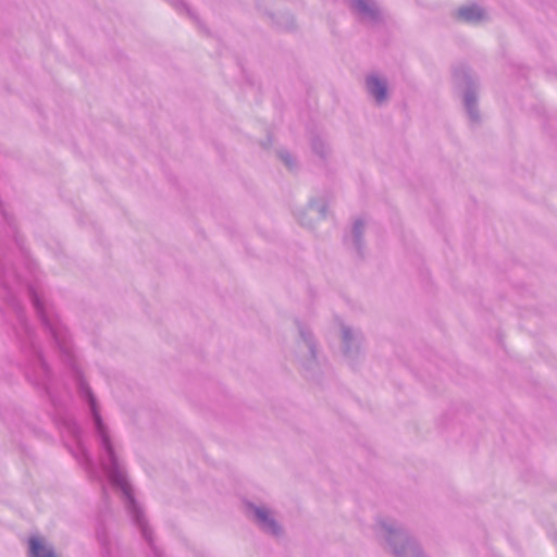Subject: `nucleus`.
<instances>
[{
	"label": "nucleus",
	"instance_id": "obj_1",
	"mask_svg": "<svg viewBox=\"0 0 557 557\" xmlns=\"http://www.w3.org/2000/svg\"><path fill=\"white\" fill-rule=\"evenodd\" d=\"M29 548L32 557H55L53 552L38 537L29 540Z\"/></svg>",
	"mask_w": 557,
	"mask_h": 557
},
{
	"label": "nucleus",
	"instance_id": "obj_2",
	"mask_svg": "<svg viewBox=\"0 0 557 557\" xmlns=\"http://www.w3.org/2000/svg\"><path fill=\"white\" fill-rule=\"evenodd\" d=\"M482 16L483 12L475 5L465 7L458 11V17L467 22L479 21Z\"/></svg>",
	"mask_w": 557,
	"mask_h": 557
},
{
	"label": "nucleus",
	"instance_id": "obj_3",
	"mask_svg": "<svg viewBox=\"0 0 557 557\" xmlns=\"http://www.w3.org/2000/svg\"><path fill=\"white\" fill-rule=\"evenodd\" d=\"M368 88L370 92L376 98L377 101H383L386 98V87L377 78H369Z\"/></svg>",
	"mask_w": 557,
	"mask_h": 557
},
{
	"label": "nucleus",
	"instance_id": "obj_4",
	"mask_svg": "<svg viewBox=\"0 0 557 557\" xmlns=\"http://www.w3.org/2000/svg\"><path fill=\"white\" fill-rule=\"evenodd\" d=\"M256 516L262 527L269 531L276 532L277 525L273 519H271L269 512L263 508L256 509Z\"/></svg>",
	"mask_w": 557,
	"mask_h": 557
},
{
	"label": "nucleus",
	"instance_id": "obj_5",
	"mask_svg": "<svg viewBox=\"0 0 557 557\" xmlns=\"http://www.w3.org/2000/svg\"><path fill=\"white\" fill-rule=\"evenodd\" d=\"M355 8L359 12L371 11V5L366 0H356Z\"/></svg>",
	"mask_w": 557,
	"mask_h": 557
}]
</instances>
